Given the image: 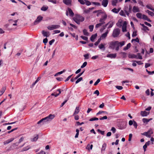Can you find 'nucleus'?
<instances>
[{
    "instance_id": "nucleus-1",
    "label": "nucleus",
    "mask_w": 154,
    "mask_h": 154,
    "mask_svg": "<svg viewBox=\"0 0 154 154\" xmlns=\"http://www.w3.org/2000/svg\"><path fill=\"white\" fill-rule=\"evenodd\" d=\"M125 44V42L124 41L121 42H119L118 41H112L110 42L109 48L113 50L115 49L116 51H118L119 50V47H122Z\"/></svg>"
},
{
    "instance_id": "nucleus-56",
    "label": "nucleus",
    "mask_w": 154,
    "mask_h": 154,
    "mask_svg": "<svg viewBox=\"0 0 154 154\" xmlns=\"http://www.w3.org/2000/svg\"><path fill=\"white\" fill-rule=\"evenodd\" d=\"M97 131L100 133L101 134H102L103 135H104V131H101L100 129H98L97 130Z\"/></svg>"
},
{
    "instance_id": "nucleus-64",
    "label": "nucleus",
    "mask_w": 154,
    "mask_h": 154,
    "mask_svg": "<svg viewBox=\"0 0 154 154\" xmlns=\"http://www.w3.org/2000/svg\"><path fill=\"white\" fill-rule=\"evenodd\" d=\"M116 129L114 127H112L111 128V131H112L113 133H114L116 131Z\"/></svg>"
},
{
    "instance_id": "nucleus-2",
    "label": "nucleus",
    "mask_w": 154,
    "mask_h": 154,
    "mask_svg": "<svg viewBox=\"0 0 154 154\" xmlns=\"http://www.w3.org/2000/svg\"><path fill=\"white\" fill-rule=\"evenodd\" d=\"M73 20L77 24H79L80 22L84 21L85 18L77 14L73 18Z\"/></svg>"
},
{
    "instance_id": "nucleus-60",
    "label": "nucleus",
    "mask_w": 154,
    "mask_h": 154,
    "mask_svg": "<svg viewBox=\"0 0 154 154\" xmlns=\"http://www.w3.org/2000/svg\"><path fill=\"white\" fill-rule=\"evenodd\" d=\"M133 126H134V127L136 128H137V123L136 122V121H133Z\"/></svg>"
},
{
    "instance_id": "nucleus-4",
    "label": "nucleus",
    "mask_w": 154,
    "mask_h": 154,
    "mask_svg": "<svg viewBox=\"0 0 154 154\" xmlns=\"http://www.w3.org/2000/svg\"><path fill=\"white\" fill-rule=\"evenodd\" d=\"M120 30L119 28L115 29L112 32V36L114 38L117 37L120 33Z\"/></svg>"
},
{
    "instance_id": "nucleus-59",
    "label": "nucleus",
    "mask_w": 154,
    "mask_h": 154,
    "mask_svg": "<svg viewBox=\"0 0 154 154\" xmlns=\"http://www.w3.org/2000/svg\"><path fill=\"white\" fill-rule=\"evenodd\" d=\"M82 39L85 40L87 41L88 40V38L86 36H81L80 37Z\"/></svg>"
},
{
    "instance_id": "nucleus-52",
    "label": "nucleus",
    "mask_w": 154,
    "mask_h": 154,
    "mask_svg": "<svg viewBox=\"0 0 154 154\" xmlns=\"http://www.w3.org/2000/svg\"><path fill=\"white\" fill-rule=\"evenodd\" d=\"M87 62H84L83 64L81 66V68H83L85 67L87 65Z\"/></svg>"
},
{
    "instance_id": "nucleus-10",
    "label": "nucleus",
    "mask_w": 154,
    "mask_h": 154,
    "mask_svg": "<svg viewBox=\"0 0 154 154\" xmlns=\"http://www.w3.org/2000/svg\"><path fill=\"white\" fill-rule=\"evenodd\" d=\"M127 24V23L126 21H124L122 26V31L123 32H125L126 31Z\"/></svg>"
},
{
    "instance_id": "nucleus-21",
    "label": "nucleus",
    "mask_w": 154,
    "mask_h": 154,
    "mask_svg": "<svg viewBox=\"0 0 154 154\" xmlns=\"http://www.w3.org/2000/svg\"><path fill=\"white\" fill-rule=\"evenodd\" d=\"M6 89V87L5 86L3 87L0 91V96H1L5 92Z\"/></svg>"
},
{
    "instance_id": "nucleus-15",
    "label": "nucleus",
    "mask_w": 154,
    "mask_h": 154,
    "mask_svg": "<svg viewBox=\"0 0 154 154\" xmlns=\"http://www.w3.org/2000/svg\"><path fill=\"white\" fill-rule=\"evenodd\" d=\"M14 140V138H11L10 139H9L8 140L5 141L4 142V144L5 145L8 144L9 143L12 142Z\"/></svg>"
},
{
    "instance_id": "nucleus-37",
    "label": "nucleus",
    "mask_w": 154,
    "mask_h": 154,
    "mask_svg": "<svg viewBox=\"0 0 154 154\" xmlns=\"http://www.w3.org/2000/svg\"><path fill=\"white\" fill-rule=\"evenodd\" d=\"M48 6H47V7L43 6L41 8V10L43 11H45L48 9Z\"/></svg>"
},
{
    "instance_id": "nucleus-51",
    "label": "nucleus",
    "mask_w": 154,
    "mask_h": 154,
    "mask_svg": "<svg viewBox=\"0 0 154 154\" xmlns=\"http://www.w3.org/2000/svg\"><path fill=\"white\" fill-rule=\"evenodd\" d=\"M122 16L126 17L125 14L124 13V12L123 10H121L119 13Z\"/></svg>"
},
{
    "instance_id": "nucleus-40",
    "label": "nucleus",
    "mask_w": 154,
    "mask_h": 154,
    "mask_svg": "<svg viewBox=\"0 0 154 154\" xmlns=\"http://www.w3.org/2000/svg\"><path fill=\"white\" fill-rule=\"evenodd\" d=\"M142 121L144 123L147 124L149 122L148 119L146 118H143L142 119Z\"/></svg>"
},
{
    "instance_id": "nucleus-7",
    "label": "nucleus",
    "mask_w": 154,
    "mask_h": 154,
    "mask_svg": "<svg viewBox=\"0 0 154 154\" xmlns=\"http://www.w3.org/2000/svg\"><path fill=\"white\" fill-rule=\"evenodd\" d=\"M43 18V17L39 15L38 16L36 20L34 22L33 24L34 25H36L38 24L42 20Z\"/></svg>"
},
{
    "instance_id": "nucleus-45",
    "label": "nucleus",
    "mask_w": 154,
    "mask_h": 154,
    "mask_svg": "<svg viewBox=\"0 0 154 154\" xmlns=\"http://www.w3.org/2000/svg\"><path fill=\"white\" fill-rule=\"evenodd\" d=\"M45 122V119L44 118H43L41 120H40V121H39L38 122L37 124H40L41 123L43 122V123L44 122Z\"/></svg>"
},
{
    "instance_id": "nucleus-49",
    "label": "nucleus",
    "mask_w": 154,
    "mask_h": 154,
    "mask_svg": "<svg viewBox=\"0 0 154 154\" xmlns=\"http://www.w3.org/2000/svg\"><path fill=\"white\" fill-rule=\"evenodd\" d=\"M83 79L81 77L77 79V80L75 82V83L77 84L79 82H80L81 81H82Z\"/></svg>"
},
{
    "instance_id": "nucleus-61",
    "label": "nucleus",
    "mask_w": 154,
    "mask_h": 154,
    "mask_svg": "<svg viewBox=\"0 0 154 154\" xmlns=\"http://www.w3.org/2000/svg\"><path fill=\"white\" fill-rule=\"evenodd\" d=\"M143 30H144V31H146V30H148V31H149V29L146 26H145L144 27H143V29H142Z\"/></svg>"
},
{
    "instance_id": "nucleus-24",
    "label": "nucleus",
    "mask_w": 154,
    "mask_h": 154,
    "mask_svg": "<svg viewBox=\"0 0 154 154\" xmlns=\"http://www.w3.org/2000/svg\"><path fill=\"white\" fill-rule=\"evenodd\" d=\"M79 107L77 106L76 107L75 112L73 114V115L77 114L79 113Z\"/></svg>"
},
{
    "instance_id": "nucleus-54",
    "label": "nucleus",
    "mask_w": 154,
    "mask_h": 154,
    "mask_svg": "<svg viewBox=\"0 0 154 154\" xmlns=\"http://www.w3.org/2000/svg\"><path fill=\"white\" fill-rule=\"evenodd\" d=\"M107 17V15L106 14H105L101 18L103 20L105 21Z\"/></svg>"
},
{
    "instance_id": "nucleus-13",
    "label": "nucleus",
    "mask_w": 154,
    "mask_h": 154,
    "mask_svg": "<svg viewBox=\"0 0 154 154\" xmlns=\"http://www.w3.org/2000/svg\"><path fill=\"white\" fill-rule=\"evenodd\" d=\"M116 54H108L107 55V57H109L111 58H115L116 57Z\"/></svg>"
},
{
    "instance_id": "nucleus-9",
    "label": "nucleus",
    "mask_w": 154,
    "mask_h": 154,
    "mask_svg": "<svg viewBox=\"0 0 154 154\" xmlns=\"http://www.w3.org/2000/svg\"><path fill=\"white\" fill-rule=\"evenodd\" d=\"M127 123L125 122H121L120 125L119 126V128L121 129H125L126 128Z\"/></svg>"
},
{
    "instance_id": "nucleus-41",
    "label": "nucleus",
    "mask_w": 154,
    "mask_h": 154,
    "mask_svg": "<svg viewBox=\"0 0 154 154\" xmlns=\"http://www.w3.org/2000/svg\"><path fill=\"white\" fill-rule=\"evenodd\" d=\"M136 55H137V57L136 58V59H142V57L140 55V53H137Z\"/></svg>"
},
{
    "instance_id": "nucleus-5",
    "label": "nucleus",
    "mask_w": 154,
    "mask_h": 154,
    "mask_svg": "<svg viewBox=\"0 0 154 154\" xmlns=\"http://www.w3.org/2000/svg\"><path fill=\"white\" fill-rule=\"evenodd\" d=\"M55 117V115L54 114H50L48 116L44 118L45 122H50Z\"/></svg>"
},
{
    "instance_id": "nucleus-14",
    "label": "nucleus",
    "mask_w": 154,
    "mask_h": 154,
    "mask_svg": "<svg viewBox=\"0 0 154 154\" xmlns=\"http://www.w3.org/2000/svg\"><path fill=\"white\" fill-rule=\"evenodd\" d=\"M132 11L134 13H136L140 12V11L138 7L134 6L132 8Z\"/></svg>"
},
{
    "instance_id": "nucleus-48",
    "label": "nucleus",
    "mask_w": 154,
    "mask_h": 154,
    "mask_svg": "<svg viewBox=\"0 0 154 154\" xmlns=\"http://www.w3.org/2000/svg\"><path fill=\"white\" fill-rule=\"evenodd\" d=\"M103 25L101 23H99L97 24L95 27L96 28H98L101 26Z\"/></svg>"
},
{
    "instance_id": "nucleus-44",
    "label": "nucleus",
    "mask_w": 154,
    "mask_h": 154,
    "mask_svg": "<svg viewBox=\"0 0 154 154\" xmlns=\"http://www.w3.org/2000/svg\"><path fill=\"white\" fill-rule=\"evenodd\" d=\"M66 71L65 69H63L62 71H60V72H58L55 75V76H56L57 75H60L63 73V72H64Z\"/></svg>"
},
{
    "instance_id": "nucleus-11",
    "label": "nucleus",
    "mask_w": 154,
    "mask_h": 154,
    "mask_svg": "<svg viewBox=\"0 0 154 154\" xmlns=\"http://www.w3.org/2000/svg\"><path fill=\"white\" fill-rule=\"evenodd\" d=\"M108 3V0H103L102 2L101 5L104 7H107Z\"/></svg>"
},
{
    "instance_id": "nucleus-33",
    "label": "nucleus",
    "mask_w": 154,
    "mask_h": 154,
    "mask_svg": "<svg viewBox=\"0 0 154 154\" xmlns=\"http://www.w3.org/2000/svg\"><path fill=\"white\" fill-rule=\"evenodd\" d=\"M30 148V146H27L26 147H24L22 150L21 151H26L28 150V149H29Z\"/></svg>"
},
{
    "instance_id": "nucleus-43",
    "label": "nucleus",
    "mask_w": 154,
    "mask_h": 154,
    "mask_svg": "<svg viewBox=\"0 0 154 154\" xmlns=\"http://www.w3.org/2000/svg\"><path fill=\"white\" fill-rule=\"evenodd\" d=\"M101 40L100 38L98 39L97 41L94 43V45L96 46H97L100 42Z\"/></svg>"
},
{
    "instance_id": "nucleus-6",
    "label": "nucleus",
    "mask_w": 154,
    "mask_h": 154,
    "mask_svg": "<svg viewBox=\"0 0 154 154\" xmlns=\"http://www.w3.org/2000/svg\"><path fill=\"white\" fill-rule=\"evenodd\" d=\"M153 133V131L151 130H149L147 132H145L142 133V135L145 136L146 137L150 138L151 137V135Z\"/></svg>"
},
{
    "instance_id": "nucleus-25",
    "label": "nucleus",
    "mask_w": 154,
    "mask_h": 154,
    "mask_svg": "<svg viewBox=\"0 0 154 154\" xmlns=\"http://www.w3.org/2000/svg\"><path fill=\"white\" fill-rule=\"evenodd\" d=\"M106 147V144L105 143H104L102 146V147L101 149V151L102 152L103 151H105V149Z\"/></svg>"
},
{
    "instance_id": "nucleus-28",
    "label": "nucleus",
    "mask_w": 154,
    "mask_h": 154,
    "mask_svg": "<svg viewBox=\"0 0 154 154\" xmlns=\"http://www.w3.org/2000/svg\"><path fill=\"white\" fill-rule=\"evenodd\" d=\"M109 24V23H107L106 25H103V26L102 28H101L100 30V32H102L105 29L106 26Z\"/></svg>"
},
{
    "instance_id": "nucleus-26",
    "label": "nucleus",
    "mask_w": 154,
    "mask_h": 154,
    "mask_svg": "<svg viewBox=\"0 0 154 154\" xmlns=\"http://www.w3.org/2000/svg\"><path fill=\"white\" fill-rule=\"evenodd\" d=\"M128 57L131 58H136L137 57V55L134 54H129Z\"/></svg>"
},
{
    "instance_id": "nucleus-31",
    "label": "nucleus",
    "mask_w": 154,
    "mask_h": 154,
    "mask_svg": "<svg viewBox=\"0 0 154 154\" xmlns=\"http://www.w3.org/2000/svg\"><path fill=\"white\" fill-rule=\"evenodd\" d=\"M99 48L100 49H104V50L105 49V45L102 44H101L98 46Z\"/></svg>"
},
{
    "instance_id": "nucleus-47",
    "label": "nucleus",
    "mask_w": 154,
    "mask_h": 154,
    "mask_svg": "<svg viewBox=\"0 0 154 154\" xmlns=\"http://www.w3.org/2000/svg\"><path fill=\"white\" fill-rule=\"evenodd\" d=\"M146 12L148 13V14L149 15H151V16H152V15L153 14V13L152 12L149 11V10H147L146 11Z\"/></svg>"
},
{
    "instance_id": "nucleus-53",
    "label": "nucleus",
    "mask_w": 154,
    "mask_h": 154,
    "mask_svg": "<svg viewBox=\"0 0 154 154\" xmlns=\"http://www.w3.org/2000/svg\"><path fill=\"white\" fill-rule=\"evenodd\" d=\"M84 1H85V4L87 5L88 6L91 5V3L90 2L86 0H84Z\"/></svg>"
},
{
    "instance_id": "nucleus-20",
    "label": "nucleus",
    "mask_w": 154,
    "mask_h": 154,
    "mask_svg": "<svg viewBox=\"0 0 154 154\" xmlns=\"http://www.w3.org/2000/svg\"><path fill=\"white\" fill-rule=\"evenodd\" d=\"M142 18L144 20H146L148 21V22H151V21L147 17L146 15L144 14H143L142 15Z\"/></svg>"
},
{
    "instance_id": "nucleus-8",
    "label": "nucleus",
    "mask_w": 154,
    "mask_h": 154,
    "mask_svg": "<svg viewBox=\"0 0 154 154\" xmlns=\"http://www.w3.org/2000/svg\"><path fill=\"white\" fill-rule=\"evenodd\" d=\"M60 27V26L57 25H52L51 26H48L47 28L48 29L50 30H52L54 29L58 28Z\"/></svg>"
},
{
    "instance_id": "nucleus-12",
    "label": "nucleus",
    "mask_w": 154,
    "mask_h": 154,
    "mask_svg": "<svg viewBox=\"0 0 154 154\" xmlns=\"http://www.w3.org/2000/svg\"><path fill=\"white\" fill-rule=\"evenodd\" d=\"M42 34L44 37H48L50 35L49 32H46L44 30H43L42 31Z\"/></svg>"
},
{
    "instance_id": "nucleus-36",
    "label": "nucleus",
    "mask_w": 154,
    "mask_h": 154,
    "mask_svg": "<svg viewBox=\"0 0 154 154\" xmlns=\"http://www.w3.org/2000/svg\"><path fill=\"white\" fill-rule=\"evenodd\" d=\"M84 71H83L82 72L79 73L76 76L75 78V79H77L79 77H80L84 73Z\"/></svg>"
},
{
    "instance_id": "nucleus-30",
    "label": "nucleus",
    "mask_w": 154,
    "mask_h": 154,
    "mask_svg": "<svg viewBox=\"0 0 154 154\" xmlns=\"http://www.w3.org/2000/svg\"><path fill=\"white\" fill-rule=\"evenodd\" d=\"M120 9H117L116 8H114L112 10V11L114 13H118Z\"/></svg>"
},
{
    "instance_id": "nucleus-18",
    "label": "nucleus",
    "mask_w": 154,
    "mask_h": 154,
    "mask_svg": "<svg viewBox=\"0 0 154 154\" xmlns=\"http://www.w3.org/2000/svg\"><path fill=\"white\" fill-rule=\"evenodd\" d=\"M149 114V112L147 113V112L145 111H141L140 112V115L142 116H146Z\"/></svg>"
},
{
    "instance_id": "nucleus-38",
    "label": "nucleus",
    "mask_w": 154,
    "mask_h": 154,
    "mask_svg": "<svg viewBox=\"0 0 154 154\" xmlns=\"http://www.w3.org/2000/svg\"><path fill=\"white\" fill-rule=\"evenodd\" d=\"M83 32L84 34L85 35L88 36V33L87 32V30L85 29H84L83 30Z\"/></svg>"
},
{
    "instance_id": "nucleus-57",
    "label": "nucleus",
    "mask_w": 154,
    "mask_h": 154,
    "mask_svg": "<svg viewBox=\"0 0 154 154\" xmlns=\"http://www.w3.org/2000/svg\"><path fill=\"white\" fill-rule=\"evenodd\" d=\"M116 88L118 90H121L123 89V87L122 86L116 85Z\"/></svg>"
},
{
    "instance_id": "nucleus-62",
    "label": "nucleus",
    "mask_w": 154,
    "mask_h": 154,
    "mask_svg": "<svg viewBox=\"0 0 154 154\" xmlns=\"http://www.w3.org/2000/svg\"><path fill=\"white\" fill-rule=\"evenodd\" d=\"M100 79H97V81L94 83V85H97L100 82Z\"/></svg>"
},
{
    "instance_id": "nucleus-63",
    "label": "nucleus",
    "mask_w": 154,
    "mask_h": 154,
    "mask_svg": "<svg viewBox=\"0 0 154 154\" xmlns=\"http://www.w3.org/2000/svg\"><path fill=\"white\" fill-rule=\"evenodd\" d=\"M78 1L81 4L84 5L85 4V1L83 0H78Z\"/></svg>"
},
{
    "instance_id": "nucleus-42",
    "label": "nucleus",
    "mask_w": 154,
    "mask_h": 154,
    "mask_svg": "<svg viewBox=\"0 0 154 154\" xmlns=\"http://www.w3.org/2000/svg\"><path fill=\"white\" fill-rule=\"evenodd\" d=\"M134 41H135L136 42H137V43L139 42V40L138 38H137L135 39H133L131 40V42H132Z\"/></svg>"
},
{
    "instance_id": "nucleus-58",
    "label": "nucleus",
    "mask_w": 154,
    "mask_h": 154,
    "mask_svg": "<svg viewBox=\"0 0 154 154\" xmlns=\"http://www.w3.org/2000/svg\"><path fill=\"white\" fill-rule=\"evenodd\" d=\"M120 54H122V56L123 58H125L126 57V53L124 52H121Z\"/></svg>"
},
{
    "instance_id": "nucleus-16",
    "label": "nucleus",
    "mask_w": 154,
    "mask_h": 154,
    "mask_svg": "<svg viewBox=\"0 0 154 154\" xmlns=\"http://www.w3.org/2000/svg\"><path fill=\"white\" fill-rule=\"evenodd\" d=\"M71 0H63V2L67 5H70L71 3Z\"/></svg>"
},
{
    "instance_id": "nucleus-46",
    "label": "nucleus",
    "mask_w": 154,
    "mask_h": 154,
    "mask_svg": "<svg viewBox=\"0 0 154 154\" xmlns=\"http://www.w3.org/2000/svg\"><path fill=\"white\" fill-rule=\"evenodd\" d=\"M94 25H90L89 26V28L90 29V31L91 32H92L93 30V29L94 28Z\"/></svg>"
},
{
    "instance_id": "nucleus-29",
    "label": "nucleus",
    "mask_w": 154,
    "mask_h": 154,
    "mask_svg": "<svg viewBox=\"0 0 154 154\" xmlns=\"http://www.w3.org/2000/svg\"><path fill=\"white\" fill-rule=\"evenodd\" d=\"M118 0H113L112 1V6H116L118 3Z\"/></svg>"
},
{
    "instance_id": "nucleus-32",
    "label": "nucleus",
    "mask_w": 154,
    "mask_h": 154,
    "mask_svg": "<svg viewBox=\"0 0 154 154\" xmlns=\"http://www.w3.org/2000/svg\"><path fill=\"white\" fill-rule=\"evenodd\" d=\"M108 23H109V26L108 27V29L111 28L114 24V23L112 22H109Z\"/></svg>"
},
{
    "instance_id": "nucleus-23",
    "label": "nucleus",
    "mask_w": 154,
    "mask_h": 154,
    "mask_svg": "<svg viewBox=\"0 0 154 154\" xmlns=\"http://www.w3.org/2000/svg\"><path fill=\"white\" fill-rule=\"evenodd\" d=\"M69 15L70 16L73 17L74 15V13L72 10L70 8H68V9Z\"/></svg>"
},
{
    "instance_id": "nucleus-22",
    "label": "nucleus",
    "mask_w": 154,
    "mask_h": 154,
    "mask_svg": "<svg viewBox=\"0 0 154 154\" xmlns=\"http://www.w3.org/2000/svg\"><path fill=\"white\" fill-rule=\"evenodd\" d=\"M38 135H35L34 136V137L33 138H31V140L32 141H35L38 139Z\"/></svg>"
},
{
    "instance_id": "nucleus-3",
    "label": "nucleus",
    "mask_w": 154,
    "mask_h": 154,
    "mask_svg": "<svg viewBox=\"0 0 154 154\" xmlns=\"http://www.w3.org/2000/svg\"><path fill=\"white\" fill-rule=\"evenodd\" d=\"M132 8V6L130 5L128 6L126 5L125 6L124 10L128 16H129L130 13H131Z\"/></svg>"
},
{
    "instance_id": "nucleus-55",
    "label": "nucleus",
    "mask_w": 154,
    "mask_h": 154,
    "mask_svg": "<svg viewBox=\"0 0 154 154\" xmlns=\"http://www.w3.org/2000/svg\"><path fill=\"white\" fill-rule=\"evenodd\" d=\"M89 54H84V57L85 59H87L89 58Z\"/></svg>"
},
{
    "instance_id": "nucleus-35",
    "label": "nucleus",
    "mask_w": 154,
    "mask_h": 154,
    "mask_svg": "<svg viewBox=\"0 0 154 154\" xmlns=\"http://www.w3.org/2000/svg\"><path fill=\"white\" fill-rule=\"evenodd\" d=\"M137 17L140 19H141L142 17V14L140 13H137L136 14Z\"/></svg>"
},
{
    "instance_id": "nucleus-39",
    "label": "nucleus",
    "mask_w": 154,
    "mask_h": 154,
    "mask_svg": "<svg viewBox=\"0 0 154 154\" xmlns=\"http://www.w3.org/2000/svg\"><path fill=\"white\" fill-rule=\"evenodd\" d=\"M146 7L148 8L149 9L153 11L154 12V8H152L151 7V6L150 5H147L146 6Z\"/></svg>"
},
{
    "instance_id": "nucleus-17",
    "label": "nucleus",
    "mask_w": 154,
    "mask_h": 154,
    "mask_svg": "<svg viewBox=\"0 0 154 154\" xmlns=\"http://www.w3.org/2000/svg\"><path fill=\"white\" fill-rule=\"evenodd\" d=\"M97 36V34L95 33L91 35L90 38V40L92 42L94 41V39L96 38Z\"/></svg>"
},
{
    "instance_id": "nucleus-34",
    "label": "nucleus",
    "mask_w": 154,
    "mask_h": 154,
    "mask_svg": "<svg viewBox=\"0 0 154 154\" xmlns=\"http://www.w3.org/2000/svg\"><path fill=\"white\" fill-rule=\"evenodd\" d=\"M105 113L106 114H108V112L106 111H100L97 113V115H99L101 113Z\"/></svg>"
},
{
    "instance_id": "nucleus-19",
    "label": "nucleus",
    "mask_w": 154,
    "mask_h": 154,
    "mask_svg": "<svg viewBox=\"0 0 154 154\" xmlns=\"http://www.w3.org/2000/svg\"><path fill=\"white\" fill-rule=\"evenodd\" d=\"M109 32V30H107L105 33L102 34L100 37V38H101L102 39L105 38L107 36V35L108 34Z\"/></svg>"
},
{
    "instance_id": "nucleus-50",
    "label": "nucleus",
    "mask_w": 154,
    "mask_h": 154,
    "mask_svg": "<svg viewBox=\"0 0 154 154\" xmlns=\"http://www.w3.org/2000/svg\"><path fill=\"white\" fill-rule=\"evenodd\" d=\"M98 120V119L96 117H94L90 119H89V121H96Z\"/></svg>"
},
{
    "instance_id": "nucleus-27",
    "label": "nucleus",
    "mask_w": 154,
    "mask_h": 154,
    "mask_svg": "<svg viewBox=\"0 0 154 154\" xmlns=\"http://www.w3.org/2000/svg\"><path fill=\"white\" fill-rule=\"evenodd\" d=\"M117 26L119 27H121L122 26V21L119 20L118 22V23L116 24Z\"/></svg>"
}]
</instances>
